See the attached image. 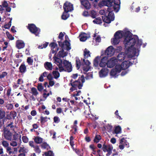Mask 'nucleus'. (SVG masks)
I'll use <instances>...</instances> for the list:
<instances>
[{"mask_svg": "<svg viewBox=\"0 0 156 156\" xmlns=\"http://www.w3.org/2000/svg\"><path fill=\"white\" fill-rule=\"evenodd\" d=\"M19 72L21 73H24L27 71V68L25 65L22 64L19 68Z\"/></svg>", "mask_w": 156, "mask_h": 156, "instance_id": "5701e85b", "label": "nucleus"}, {"mask_svg": "<svg viewBox=\"0 0 156 156\" xmlns=\"http://www.w3.org/2000/svg\"><path fill=\"white\" fill-rule=\"evenodd\" d=\"M48 44V42H46L45 43L43 44V47L42 46V45H40L38 47V48L40 49H42L43 48H46Z\"/></svg>", "mask_w": 156, "mask_h": 156, "instance_id": "e2e57ef3", "label": "nucleus"}, {"mask_svg": "<svg viewBox=\"0 0 156 156\" xmlns=\"http://www.w3.org/2000/svg\"><path fill=\"white\" fill-rule=\"evenodd\" d=\"M79 37L80 38V41H85L90 37V33H86L82 32L80 34Z\"/></svg>", "mask_w": 156, "mask_h": 156, "instance_id": "ddd939ff", "label": "nucleus"}, {"mask_svg": "<svg viewBox=\"0 0 156 156\" xmlns=\"http://www.w3.org/2000/svg\"><path fill=\"white\" fill-rule=\"evenodd\" d=\"M114 9L111 10L108 12V15H107L102 16V18L103 21L107 23H110L111 21L114 20L115 16L113 12Z\"/></svg>", "mask_w": 156, "mask_h": 156, "instance_id": "20e7f679", "label": "nucleus"}, {"mask_svg": "<svg viewBox=\"0 0 156 156\" xmlns=\"http://www.w3.org/2000/svg\"><path fill=\"white\" fill-rule=\"evenodd\" d=\"M18 134L17 133H15L12 136L13 139H12V140L16 141V140L18 138Z\"/></svg>", "mask_w": 156, "mask_h": 156, "instance_id": "69168bd1", "label": "nucleus"}, {"mask_svg": "<svg viewBox=\"0 0 156 156\" xmlns=\"http://www.w3.org/2000/svg\"><path fill=\"white\" fill-rule=\"evenodd\" d=\"M126 57V54L123 52H121L119 53L117 56V59L119 61H122Z\"/></svg>", "mask_w": 156, "mask_h": 156, "instance_id": "412c9836", "label": "nucleus"}, {"mask_svg": "<svg viewBox=\"0 0 156 156\" xmlns=\"http://www.w3.org/2000/svg\"><path fill=\"white\" fill-rule=\"evenodd\" d=\"M133 64V63L132 62H129V61H125L122 63L121 65L122 66V69L126 70Z\"/></svg>", "mask_w": 156, "mask_h": 156, "instance_id": "2eb2a0df", "label": "nucleus"}, {"mask_svg": "<svg viewBox=\"0 0 156 156\" xmlns=\"http://www.w3.org/2000/svg\"><path fill=\"white\" fill-rule=\"evenodd\" d=\"M6 34L8 37V38L10 40H14V37H13L12 35L10 34L7 31L6 32Z\"/></svg>", "mask_w": 156, "mask_h": 156, "instance_id": "3c124183", "label": "nucleus"}, {"mask_svg": "<svg viewBox=\"0 0 156 156\" xmlns=\"http://www.w3.org/2000/svg\"><path fill=\"white\" fill-rule=\"evenodd\" d=\"M52 73L54 76V78L55 79H57L60 76V73L58 71H54Z\"/></svg>", "mask_w": 156, "mask_h": 156, "instance_id": "37998d69", "label": "nucleus"}, {"mask_svg": "<svg viewBox=\"0 0 156 156\" xmlns=\"http://www.w3.org/2000/svg\"><path fill=\"white\" fill-rule=\"evenodd\" d=\"M120 0H102L98 4L99 7H101L106 6L108 7L107 9H104L99 11V13L101 15H107L111 10L114 9L115 12H118L119 9L120 4Z\"/></svg>", "mask_w": 156, "mask_h": 156, "instance_id": "f03ea898", "label": "nucleus"}, {"mask_svg": "<svg viewBox=\"0 0 156 156\" xmlns=\"http://www.w3.org/2000/svg\"><path fill=\"white\" fill-rule=\"evenodd\" d=\"M6 107L8 110H11L13 108V106L12 104L9 103L8 104Z\"/></svg>", "mask_w": 156, "mask_h": 156, "instance_id": "5fc2aeb1", "label": "nucleus"}, {"mask_svg": "<svg viewBox=\"0 0 156 156\" xmlns=\"http://www.w3.org/2000/svg\"><path fill=\"white\" fill-rule=\"evenodd\" d=\"M53 42L49 44V46L51 48V53L52 54L55 53V55L59 50V48L58 47L57 44L55 42V40H53Z\"/></svg>", "mask_w": 156, "mask_h": 156, "instance_id": "9d476101", "label": "nucleus"}, {"mask_svg": "<svg viewBox=\"0 0 156 156\" xmlns=\"http://www.w3.org/2000/svg\"><path fill=\"white\" fill-rule=\"evenodd\" d=\"M76 67L78 69H79L81 66V62L79 58L77 57L76 58Z\"/></svg>", "mask_w": 156, "mask_h": 156, "instance_id": "2f4dec72", "label": "nucleus"}, {"mask_svg": "<svg viewBox=\"0 0 156 156\" xmlns=\"http://www.w3.org/2000/svg\"><path fill=\"white\" fill-rule=\"evenodd\" d=\"M123 144L124 147H129V143L127 142V141L124 139V141L123 143Z\"/></svg>", "mask_w": 156, "mask_h": 156, "instance_id": "338daca9", "label": "nucleus"}, {"mask_svg": "<svg viewBox=\"0 0 156 156\" xmlns=\"http://www.w3.org/2000/svg\"><path fill=\"white\" fill-rule=\"evenodd\" d=\"M54 122L55 123H58L60 121L59 118L57 116H55L53 118Z\"/></svg>", "mask_w": 156, "mask_h": 156, "instance_id": "4d7b16f0", "label": "nucleus"}, {"mask_svg": "<svg viewBox=\"0 0 156 156\" xmlns=\"http://www.w3.org/2000/svg\"><path fill=\"white\" fill-rule=\"evenodd\" d=\"M121 128L120 126H118L115 127L114 130V132L116 134H118L121 133Z\"/></svg>", "mask_w": 156, "mask_h": 156, "instance_id": "ea45409f", "label": "nucleus"}, {"mask_svg": "<svg viewBox=\"0 0 156 156\" xmlns=\"http://www.w3.org/2000/svg\"><path fill=\"white\" fill-rule=\"evenodd\" d=\"M34 140L36 143L37 144H40L42 142L43 139L42 138L40 137L37 136L34 138Z\"/></svg>", "mask_w": 156, "mask_h": 156, "instance_id": "393cba45", "label": "nucleus"}, {"mask_svg": "<svg viewBox=\"0 0 156 156\" xmlns=\"http://www.w3.org/2000/svg\"><path fill=\"white\" fill-rule=\"evenodd\" d=\"M124 140V138H122L120 141V145L119 146V148L121 150H123L124 148V146L123 144Z\"/></svg>", "mask_w": 156, "mask_h": 156, "instance_id": "473e14b6", "label": "nucleus"}, {"mask_svg": "<svg viewBox=\"0 0 156 156\" xmlns=\"http://www.w3.org/2000/svg\"><path fill=\"white\" fill-rule=\"evenodd\" d=\"M73 81V80L71 79L70 81V84L72 87H76H76L78 85L80 81H81L82 83H83L85 82V77L83 75H82L81 77L79 78L78 80H75L74 81Z\"/></svg>", "mask_w": 156, "mask_h": 156, "instance_id": "423d86ee", "label": "nucleus"}, {"mask_svg": "<svg viewBox=\"0 0 156 156\" xmlns=\"http://www.w3.org/2000/svg\"><path fill=\"white\" fill-rule=\"evenodd\" d=\"M41 147L43 149H48L49 146L46 142H44L41 145Z\"/></svg>", "mask_w": 156, "mask_h": 156, "instance_id": "8fccbe9b", "label": "nucleus"}, {"mask_svg": "<svg viewBox=\"0 0 156 156\" xmlns=\"http://www.w3.org/2000/svg\"><path fill=\"white\" fill-rule=\"evenodd\" d=\"M27 62L29 64L31 65L33 62V60L30 57H29L27 58Z\"/></svg>", "mask_w": 156, "mask_h": 156, "instance_id": "680f3d73", "label": "nucleus"}, {"mask_svg": "<svg viewBox=\"0 0 156 156\" xmlns=\"http://www.w3.org/2000/svg\"><path fill=\"white\" fill-rule=\"evenodd\" d=\"M119 39V37L117 38V37H114L113 39H112L111 42L113 44H117L119 43L120 41Z\"/></svg>", "mask_w": 156, "mask_h": 156, "instance_id": "bb28decb", "label": "nucleus"}, {"mask_svg": "<svg viewBox=\"0 0 156 156\" xmlns=\"http://www.w3.org/2000/svg\"><path fill=\"white\" fill-rule=\"evenodd\" d=\"M101 139V137L100 135H96L94 140V142L97 143L99 142Z\"/></svg>", "mask_w": 156, "mask_h": 156, "instance_id": "58836bf2", "label": "nucleus"}, {"mask_svg": "<svg viewBox=\"0 0 156 156\" xmlns=\"http://www.w3.org/2000/svg\"><path fill=\"white\" fill-rule=\"evenodd\" d=\"M90 51L87 48H85L84 51V58H87L89 57H90Z\"/></svg>", "mask_w": 156, "mask_h": 156, "instance_id": "c85d7f7f", "label": "nucleus"}, {"mask_svg": "<svg viewBox=\"0 0 156 156\" xmlns=\"http://www.w3.org/2000/svg\"><path fill=\"white\" fill-rule=\"evenodd\" d=\"M81 4L86 9H89L91 8V5L88 0H80Z\"/></svg>", "mask_w": 156, "mask_h": 156, "instance_id": "4468645a", "label": "nucleus"}, {"mask_svg": "<svg viewBox=\"0 0 156 156\" xmlns=\"http://www.w3.org/2000/svg\"><path fill=\"white\" fill-rule=\"evenodd\" d=\"M132 34L129 31H127L123 33V36L125 37L123 43L125 45V49L126 54L129 53H133L135 55L136 49L133 46L135 45L138 37L136 35L132 36Z\"/></svg>", "mask_w": 156, "mask_h": 156, "instance_id": "f257e3e1", "label": "nucleus"}, {"mask_svg": "<svg viewBox=\"0 0 156 156\" xmlns=\"http://www.w3.org/2000/svg\"><path fill=\"white\" fill-rule=\"evenodd\" d=\"M6 149V151L9 154H13V150L10 147H7Z\"/></svg>", "mask_w": 156, "mask_h": 156, "instance_id": "49530a36", "label": "nucleus"}, {"mask_svg": "<svg viewBox=\"0 0 156 156\" xmlns=\"http://www.w3.org/2000/svg\"><path fill=\"white\" fill-rule=\"evenodd\" d=\"M93 22L94 23L100 24L102 23L101 19L100 17L95 18L93 21Z\"/></svg>", "mask_w": 156, "mask_h": 156, "instance_id": "e433bc0d", "label": "nucleus"}, {"mask_svg": "<svg viewBox=\"0 0 156 156\" xmlns=\"http://www.w3.org/2000/svg\"><path fill=\"white\" fill-rule=\"evenodd\" d=\"M67 55V53L64 51V50L62 48L61 50L60 51L57 55V56L59 58H64Z\"/></svg>", "mask_w": 156, "mask_h": 156, "instance_id": "4be33fe9", "label": "nucleus"}, {"mask_svg": "<svg viewBox=\"0 0 156 156\" xmlns=\"http://www.w3.org/2000/svg\"><path fill=\"white\" fill-rule=\"evenodd\" d=\"M5 112L2 109H0V119L4 118L5 116Z\"/></svg>", "mask_w": 156, "mask_h": 156, "instance_id": "79ce46f5", "label": "nucleus"}, {"mask_svg": "<svg viewBox=\"0 0 156 156\" xmlns=\"http://www.w3.org/2000/svg\"><path fill=\"white\" fill-rule=\"evenodd\" d=\"M122 36V34L121 33V31L119 30L116 32L114 34V37L118 38L119 37V39L121 38Z\"/></svg>", "mask_w": 156, "mask_h": 156, "instance_id": "4c0bfd02", "label": "nucleus"}, {"mask_svg": "<svg viewBox=\"0 0 156 156\" xmlns=\"http://www.w3.org/2000/svg\"><path fill=\"white\" fill-rule=\"evenodd\" d=\"M118 73L114 69H112L110 72V76H115L117 73Z\"/></svg>", "mask_w": 156, "mask_h": 156, "instance_id": "c03bdc74", "label": "nucleus"}, {"mask_svg": "<svg viewBox=\"0 0 156 156\" xmlns=\"http://www.w3.org/2000/svg\"><path fill=\"white\" fill-rule=\"evenodd\" d=\"M100 57L98 56H97L94 59V65L96 67L98 66V65L99 61L100 60Z\"/></svg>", "mask_w": 156, "mask_h": 156, "instance_id": "72a5a7b5", "label": "nucleus"}, {"mask_svg": "<svg viewBox=\"0 0 156 156\" xmlns=\"http://www.w3.org/2000/svg\"><path fill=\"white\" fill-rule=\"evenodd\" d=\"M44 88L43 86L41 83H38L37 86V90L40 91H41Z\"/></svg>", "mask_w": 156, "mask_h": 156, "instance_id": "603ef678", "label": "nucleus"}, {"mask_svg": "<svg viewBox=\"0 0 156 156\" xmlns=\"http://www.w3.org/2000/svg\"><path fill=\"white\" fill-rule=\"evenodd\" d=\"M8 6V4L6 1H4L2 2V5H0V12L1 13H2L3 11L5 10L3 8H6Z\"/></svg>", "mask_w": 156, "mask_h": 156, "instance_id": "aec40b11", "label": "nucleus"}, {"mask_svg": "<svg viewBox=\"0 0 156 156\" xmlns=\"http://www.w3.org/2000/svg\"><path fill=\"white\" fill-rule=\"evenodd\" d=\"M68 12L64 11L61 16L62 19V20H66L69 17V15Z\"/></svg>", "mask_w": 156, "mask_h": 156, "instance_id": "c756f323", "label": "nucleus"}, {"mask_svg": "<svg viewBox=\"0 0 156 156\" xmlns=\"http://www.w3.org/2000/svg\"><path fill=\"white\" fill-rule=\"evenodd\" d=\"M118 73H119L122 69V66L120 65H117L114 69Z\"/></svg>", "mask_w": 156, "mask_h": 156, "instance_id": "c9c22d12", "label": "nucleus"}, {"mask_svg": "<svg viewBox=\"0 0 156 156\" xmlns=\"http://www.w3.org/2000/svg\"><path fill=\"white\" fill-rule=\"evenodd\" d=\"M93 77V74L91 73L88 74L87 75L85 76V78L86 80H88L90 78H92Z\"/></svg>", "mask_w": 156, "mask_h": 156, "instance_id": "0e129e2a", "label": "nucleus"}, {"mask_svg": "<svg viewBox=\"0 0 156 156\" xmlns=\"http://www.w3.org/2000/svg\"><path fill=\"white\" fill-rule=\"evenodd\" d=\"M25 45V44L23 41L21 40H17L16 42V46L18 49L23 48Z\"/></svg>", "mask_w": 156, "mask_h": 156, "instance_id": "a211bd4d", "label": "nucleus"}, {"mask_svg": "<svg viewBox=\"0 0 156 156\" xmlns=\"http://www.w3.org/2000/svg\"><path fill=\"white\" fill-rule=\"evenodd\" d=\"M113 149L112 145L108 144L106 145L104 143L103 144L102 150L104 152H107L108 153L106 154V156H109L112 153V151Z\"/></svg>", "mask_w": 156, "mask_h": 156, "instance_id": "0eeeda50", "label": "nucleus"}, {"mask_svg": "<svg viewBox=\"0 0 156 156\" xmlns=\"http://www.w3.org/2000/svg\"><path fill=\"white\" fill-rule=\"evenodd\" d=\"M142 43L141 40H139L138 38V39H137L136 42L137 47V48H140L142 44Z\"/></svg>", "mask_w": 156, "mask_h": 156, "instance_id": "a18cd8bd", "label": "nucleus"}, {"mask_svg": "<svg viewBox=\"0 0 156 156\" xmlns=\"http://www.w3.org/2000/svg\"><path fill=\"white\" fill-rule=\"evenodd\" d=\"M63 7L64 11L66 12H71L73 9V5L67 1L64 4Z\"/></svg>", "mask_w": 156, "mask_h": 156, "instance_id": "1a4fd4ad", "label": "nucleus"}, {"mask_svg": "<svg viewBox=\"0 0 156 156\" xmlns=\"http://www.w3.org/2000/svg\"><path fill=\"white\" fill-rule=\"evenodd\" d=\"M7 73L5 72H3L2 74L0 75V79H2L4 78L7 75Z\"/></svg>", "mask_w": 156, "mask_h": 156, "instance_id": "6e6d98bb", "label": "nucleus"}, {"mask_svg": "<svg viewBox=\"0 0 156 156\" xmlns=\"http://www.w3.org/2000/svg\"><path fill=\"white\" fill-rule=\"evenodd\" d=\"M117 61L116 59L111 58L107 62V66L108 68H112L116 64Z\"/></svg>", "mask_w": 156, "mask_h": 156, "instance_id": "dca6fc26", "label": "nucleus"}, {"mask_svg": "<svg viewBox=\"0 0 156 156\" xmlns=\"http://www.w3.org/2000/svg\"><path fill=\"white\" fill-rule=\"evenodd\" d=\"M58 45L59 46L61 47L62 48H63L65 44L66 46V50L67 51H69L71 49V47H70V44L69 42L67 40H65L63 42L61 41H58Z\"/></svg>", "mask_w": 156, "mask_h": 156, "instance_id": "9b49d317", "label": "nucleus"}, {"mask_svg": "<svg viewBox=\"0 0 156 156\" xmlns=\"http://www.w3.org/2000/svg\"><path fill=\"white\" fill-rule=\"evenodd\" d=\"M109 70L106 68L102 69L99 72L100 76L101 77H105L108 73Z\"/></svg>", "mask_w": 156, "mask_h": 156, "instance_id": "f3484780", "label": "nucleus"}, {"mask_svg": "<svg viewBox=\"0 0 156 156\" xmlns=\"http://www.w3.org/2000/svg\"><path fill=\"white\" fill-rule=\"evenodd\" d=\"M44 67L48 70H51L52 69V64L50 62H45L44 63Z\"/></svg>", "mask_w": 156, "mask_h": 156, "instance_id": "b1692460", "label": "nucleus"}, {"mask_svg": "<svg viewBox=\"0 0 156 156\" xmlns=\"http://www.w3.org/2000/svg\"><path fill=\"white\" fill-rule=\"evenodd\" d=\"M31 93L33 95L35 96H37L39 94L37 89L35 87H33L31 89Z\"/></svg>", "mask_w": 156, "mask_h": 156, "instance_id": "f704fd0d", "label": "nucleus"}, {"mask_svg": "<svg viewBox=\"0 0 156 156\" xmlns=\"http://www.w3.org/2000/svg\"><path fill=\"white\" fill-rule=\"evenodd\" d=\"M59 71L61 72L63 71L70 72L72 70V66L70 62L66 60H64L62 63L58 65Z\"/></svg>", "mask_w": 156, "mask_h": 156, "instance_id": "7ed1b4c3", "label": "nucleus"}, {"mask_svg": "<svg viewBox=\"0 0 156 156\" xmlns=\"http://www.w3.org/2000/svg\"><path fill=\"white\" fill-rule=\"evenodd\" d=\"M27 28L31 33L36 36H38L40 33V29L34 24H29L27 26Z\"/></svg>", "mask_w": 156, "mask_h": 156, "instance_id": "39448f33", "label": "nucleus"}, {"mask_svg": "<svg viewBox=\"0 0 156 156\" xmlns=\"http://www.w3.org/2000/svg\"><path fill=\"white\" fill-rule=\"evenodd\" d=\"M108 57L107 56L103 57L99 63L100 66L102 67H105L106 65L107 66Z\"/></svg>", "mask_w": 156, "mask_h": 156, "instance_id": "6ab92c4d", "label": "nucleus"}, {"mask_svg": "<svg viewBox=\"0 0 156 156\" xmlns=\"http://www.w3.org/2000/svg\"><path fill=\"white\" fill-rule=\"evenodd\" d=\"M115 52V49L113 46H110L108 47L105 51V54L108 57H111L112 56Z\"/></svg>", "mask_w": 156, "mask_h": 156, "instance_id": "f8f14e48", "label": "nucleus"}, {"mask_svg": "<svg viewBox=\"0 0 156 156\" xmlns=\"http://www.w3.org/2000/svg\"><path fill=\"white\" fill-rule=\"evenodd\" d=\"M90 68V66H84L83 68V69L84 71L86 72H87L89 70Z\"/></svg>", "mask_w": 156, "mask_h": 156, "instance_id": "864d4df0", "label": "nucleus"}, {"mask_svg": "<svg viewBox=\"0 0 156 156\" xmlns=\"http://www.w3.org/2000/svg\"><path fill=\"white\" fill-rule=\"evenodd\" d=\"M53 58L55 62L58 63V64H57V65H59L60 64H61L62 63L63 61H62V60L61 59L58 58V57L54 56L53 57Z\"/></svg>", "mask_w": 156, "mask_h": 156, "instance_id": "7c9ffc66", "label": "nucleus"}, {"mask_svg": "<svg viewBox=\"0 0 156 156\" xmlns=\"http://www.w3.org/2000/svg\"><path fill=\"white\" fill-rule=\"evenodd\" d=\"M7 19H9L10 20L7 24H5L4 25V27L5 29H9L11 25L12 18H8Z\"/></svg>", "mask_w": 156, "mask_h": 156, "instance_id": "cd10ccee", "label": "nucleus"}, {"mask_svg": "<svg viewBox=\"0 0 156 156\" xmlns=\"http://www.w3.org/2000/svg\"><path fill=\"white\" fill-rule=\"evenodd\" d=\"M104 127L108 132H111L112 131L113 127L112 126L108 124V125L105 127Z\"/></svg>", "mask_w": 156, "mask_h": 156, "instance_id": "a19ab883", "label": "nucleus"}, {"mask_svg": "<svg viewBox=\"0 0 156 156\" xmlns=\"http://www.w3.org/2000/svg\"><path fill=\"white\" fill-rule=\"evenodd\" d=\"M10 115L14 119L16 116V112L15 111H11L10 112Z\"/></svg>", "mask_w": 156, "mask_h": 156, "instance_id": "052dcab7", "label": "nucleus"}, {"mask_svg": "<svg viewBox=\"0 0 156 156\" xmlns=\"http://www.w3.org/2000/svg\"><path fill=\"white\" fill-rule=\"evenodd\" d=\"M34 148V151L36 153L40 154L41 152V150L38 146L35 145Z\"/></svg>", "mask_w": 156, "mask_h": 156, "instance_id": "de8ad7c7", "label": "nucleus"}, {"mask_svg": "<svg viewBox=\"0 0 156 156\" xmlns=\"http://www.w3.org/2000/svg\"><path fill=\"white\" fill-rule=\"evenodd\" d=\"M23 142L24 143H27L28 142V138L26 136H23L22 137Z\"/></svg>", "mask_w": 156, "mask_h": 156, "instance_id": "13d9d810", "label": "nucleus"}, {"mask_svg": "<svg viewBox=\"0 0 156 156\" xmlns=\"http://www.w3.org/2000/svg\"><path fill=\"white\" fill-rule=\"evenodd\" d=\"M3 131L5 138L8 140L12 141V134L10 130L7 127H4Z\"/></svg>", "mask_w": 156, "mask_h": 156, "instance_id": "6e6552de", "label": "nucleus"}, {"mask_svg": "<svg viewBox=\"0 0 156 156\" xmlns=\"http://www.w3.org/2000/svg\"><path fill=\"white\" fill-rule=\"evenodd\" d=\"M40 118V120H40L41 123L42 125H44L45 122H47L48 121V119H50L49 118H48L46 116L43 117L42 116H41Z\"/></svg>", "mask_w": 156, "mask_h": 156, "instance_id": "a878e982", "label": "nucleus"}, {"mask_svg": "<svg viewBox=\"0 0 156 156\" xmlns=\"http://www.w3.org/2000/svg\"><path fill=\"white\" fill-rule=\"evenodd\" d=\"M83 61L84 62V64L85 65L90 66V62L89 61V60H85V59H83Z\"/></svg>", "mask_w": 156, "mask_h": 156, "instance_id": "774afa93", "label": "nucleus"}, {"mask_svg": "<svg viewBox=\"0 0 156 156\" xmlns=\"http://www.w3.org/2000/svg\"><path fill=\"white\" fill-rule=\"evenodd\" d=\"M53 154V152L51 151H49L44 153V154L46 156H52Z\"/></svg>", "mask_w": 156, "mask_h": 156, "instance_id": "bf43d9fd", "label": "nucleus"}, {"mask_svg": "<svg viewBox=\"0 0 156 156\" xmlns=\"http://www.w3.org/2000/svg\"><path fill=\"white\" fill-rule=\"evenodd\" d=\"M2 146L6 149L7 147H9V144L6 141L3 140L2 142Z\"/></svg>", "mask_w": 156, "mask_h": 156, "instance_id": "09e8293b", "label": "nucleus"}]
</instances>
